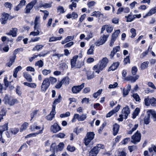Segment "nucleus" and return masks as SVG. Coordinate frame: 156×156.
Returning <instances> with one entry per match:
<instances>
[{
  "label": "nucleus",
  "mask_w": 156,
  "mask_h": 156,
  "mask_svg": "<svg viewBox=\"0 0 156 156\" xmlns=\"http://www.w3.org/2000/svg\"><path fill=\"white\" fill-rule=\"evenodd\" d=\"M150 104L153 106L156 107V100L154 98H152L150 99Z\"/></svg>",
  "instance_id": "52"
},
{
  "label": "nucleus",
  "mask_w": 156,
  "mask_h": 156,
  "mask_svg": "<svg viewBox=\"0 0 156 156\" xmlns=\"http://www.w3.org/2000/svg\"><path fill=\"white\" fill-rule=\"evenodd\" d=\"M57 10L58 12L60 13H63L65 12L63 7L61 6H59L58 7Z\"/></svg>",
  "instance_id": "57"
},
{
  "label": "nucleus",
  "mask_w": 156,
  "mask_h": 156,
  "mask_svg": "<svg viewBox=\"0 0 156 156\" xmlns=\"http://www.w3.org/2000/svg\"><path fill=\"white\" fill-rule=\"evenodd\" d=\"M120 33V30H115L112 34V38L116 40Z\"/></svg>",
  "instance_id": "31"
},
{
  "label": "nucleus",
  "mask_w": 156,
  "mask_h": 156,
  "mask_svg": "<svg viewBox=\"0 0 156 156\" xmlns=\"http://www.w3.org/2000/svg\"><path fill=\"white\" fill-rule=\"evenodd\" d=\"M125 17L126 18L127 22H131L134 20V17L133 15H132L131 12L127 16H125Z\"/></svg>",
  "instance_id": "24"
},
{
  "label": "nucleus",
  "mask_w": 156,
  "mask_h": 156,
  "mask_svg": "<svg viewBox=\"0 0 156 156\" xmlns=\"http://www.w3.org/2000/svg\"><path fill=\"white\" fill-rule=\"evenodd\" d=\"M102 91V89L99 90L97 92L93 94V96L95 98H97L98 96L101 94Z\"/></svg>",
  "instance_id": "41"
},
{
  "label": "nucleus",
  "mask_w": 156,
  "mask_h": 156,
  "mask_svg": "<svg viewBox=\"0 0 156 156\" xmlns=\"http://www.w3.org/2000/svg\"><path fill=\"white\" fill-rule=\"evenodd\" d=\"M144 101L146 105L147 106L149 105L150 104V99L148 97L145 98Z\"/></svg>",
  "instance_id": "58"
},
{
  "label": "nucleus",
  "mask_w": 156,
  "mask_h": 156,
  "mask_svg": "<svg viewBox=\"0 0 156 156\" xmlns=\"http://www.w3.org/2000/svg\"><path fill=\"white\" fill-rule=\"evenodd\" d=\"M80 118V115L78 114H75L74 115L71 121L72 122H74L76 121V119L78 120Z\"/></svg>",
  "instance_id": "42"
},
{
  "label": "nucleus",
  "mask_w": 156,
  "mask_h": 156,
  "mask_svg": "<svg viewBox=\"0 0 156 156\" xmlns=\"http://www.w3.org/2000/svg\"><path fill=\"white\" fill-rule=\"evenodd\" d=\"M44 128H42V129L39 130L37 132L31 133L30 134L25 136V138H28L31 137L35 136L39 134H42L43 132Z\"/></svg>",
  "instance_id": "15"
},
{
  "label": "nucleus",
  "mask_w": 156,
  "mask_h": 156,
  "mask_svg": "<svg viewBox=\"0 0 156 156\" xmlns=\"http://www.w3.org/2000/svg\"><path fill=\"white\" fill-rule=\"evenodd\" d=\"M8 128L7 124H5L0 127V131L3 132V131L7 130Z\"/></svg>",
  "instance_id": "45"
},
{
  "label": "nucleus",
  "mask_w": 156,
  "mask_h": 156,
  "mask_svg": "<svg viewBox=\"0 0 156 156\" xmlns=\"http://www.w3.org/2000/svg\"><path fill=\"white\" fill-rule=\"evenodd\" d=\"M49 80V81H50V83H51V84H53L57 81V79L56 78L50 76L49 78H46Z\"/></svg>",
  "instance_id": "35"
},
{
  "label": "nucleus",
  "mask_w": 156,
  "mask_h": 156,
  "mask_svg": "<svg viewBox=\"0 0 156 156\" xmlns=\"http://www.w3.org/2000/svg\"><path fill=\"white\" fill-rule=\"evenodd\" d=\"M130 32L132 34V35L131 36V37L132 38L135 37L136 35L135 29L133 28H132L130 30Z\"/></svg>",
  "instance_id": "53"
},
{
  "label": "nucleus",
  "mask_w": 156,
  "mask_h": 156,
  "mask_svg": "<svg viewBox=\"0 0 156 156\" xmlns=\"http://www.w3.org/2000/svg\"><path fill=\"white\" fill-rule=\"evenodd\" d=\"M73 44L74 42L73 41H71L65 45L64 47V48H69L73 45Z\"/></svg>",
  "instance_id": "64"
},
{
  "label": "nucleus",
  "mask_w": 156,
  "mask_h": 156,
  "mask_svg": "<svg viewBox=\"0 0 156 156\" xmlns=\"http://www.w3.org/2000/svg\"><path fill=\"white\" fill-rule=\"evenodd\" d=\"M18 102V101L16 99H10L8 105H13L15 103H17Z\"/></svg>",
  "instance_id": "47"
},
{
  "label": "nucleus",
  "mask_w": 156,
  "mask_h": 156,
  "mask_svg": "<svg viewBox=\"0 0 156 156\" xmlns=\"http://www.w3.org/2000/svg\"><path fill=\"white\" fill-rule=\"evenodd\" d=\"M94 148H96V150L97 151H98V152H99L100 150L99 149H103L104 148V145L101 144H99L97 145L94 147Z\"/></svg>",
  "instance_id": "49"
},
{
  "label": "nucleus",
  "mask_w": 156,
  "mask_h": 156,
  "mask_svg": "<svg viewBox=\"0 0 156 156\" xmlns=\"http://www.w3.org/2000/svg\"><path fill=\"white\" fill-rule=\"evenodd\" d=\"M40 17L39 16H36L34 21V29L35 30H36L37 29H39L40 26Z\"/></svg>",
  "instance_id": "13"
},
{
  "label": "nucleus",
  "mask_w": 156,
  "mask_h": 156,
  "mask_svg": "<svg viewBox=\"0 0 156 156\" xmlns=\"http://www.w3.org/2000/svg\"><path fill=\"white\" fill-rule=\"evenodd\" d=\"M84 85L85 83H83L80 85L74 86L72 88V91L73 94H77L84 87Z\"/></svg>",
  "instance_id": "6"
},
{
  "label": "nucleus",
  "mask_w": 156,
  "mask_h": 156,
  "mask_svg": "<svg viewBox=\"0 0 156 156\" xmlns=\"http://www.w3.org/2000/svg\"><path fill=\"white\" fill-rule=\"evenodd\" d=\"M6 114V111L3 108L0 111V122L1 120L3 119V116L5 115Z\"/></svg>",
  "instance_id": "34"
},
{
  "label": "nucleus",
  "mask_w": 156,
  "mask_h": 156,
  "mask_svg": "<svg viewBox=\"0 0 156 156\" xmlns=\"http://www.w3.org/2000/svg\"><path fill=\"white\" fill-rule=\"evenodd\" d=\"M119 126L116 123H115L113 126V135L114 136L116 135L118 133L119 129Z\"/></svg>",
  "instance_id": "20"
},
{
  "label": "nucleus",
  "mask_w": 156,
  "mask_h": 156,
  "mask_svg": "<svg viewBox=\"0 0 156 156\" xmlns=\"http://www.w3.org/2000/svg\"><path fill=\"white\" fill-rule=\"evenodd\" d=\"M95 134L93 132L87 133L86 136L84 138V143L86 146L89 144L91 141L94 138Z\"/></svg>",
  "instance_id": "4"
},
{
  "label": "nucleus",
  "mask_w": 156,
  "mask_h": 156,
  "mask_svg": "<svg viewBox=\"0 0 156 156\" xmlns=\"http://www.w3.org/2000/svg\"><path fill=\"white\" fill-rule=\"evenodd\" d=\"M17 29L16 28H13L12 30H11L9 33L7 34L9 35H12V37H14L16 36V33Z\"/></svg>",
  "instance_id": "25"
},
{
  "label": "nucleus",
  "mask_w": 156,
  "mask_h": 156,
  "mask_svg": "<svg viewBox=\"0 0 156 156\" xmlns=\"http://www.w3.org/2000/svg\"><path fill=\"white\" fill-rule=\"evenodd\" d=\"M87 117V115L86 114H83L81 115H80V118L78 119V121H83Z\"/></svg>",
  "instance_id": "48"
},
{
  "label": "nucleus",
  "mask_w": 156,
  "mask_h": 156,
  "mask_svg": "<svg viewBox=\"0 0 156 156\" xmlns=\"http://www.w3.org/2000/svg\"><path fill=\"white\" fill-rule=\"evenodd\" d=\"M140 112V109L138 108H136L133 114L132 118L133 119H135L137 116Z\"/></svg>",
  "instance_id": "30"
},
{
  "label": "nucleus",
  "mask_w": 156,
  "mask_h": 156,
  "mask_svg": "<svg viewBox=\"0 0 156 156\" xmlns=\"http://www.w3.org/2000/svg\"><path fill=\"white\" fill-rule=\"evenodd\" d=\"M94 46L92 45L90 46L88 50L87 54L88 55H93L94 54Z\"/></svg>",
  "instance_id": "39"
},
{
  "label": "nucleus",
  "mask_w": 156,
  "mask_h": 156,
  "mask_svg": "<svg viewBox=\"0 0 156 156\" xmlns=\"http://www.w3.org/2000/svg\"><path fill=\"white\" fill-rule=\"evenodd\" d=\"M33 8V7H32L28 4L27 5L25 9V13H29L30 12V10Z\"/></svg>",
  "instance_id": "46"
},
{
  "label": "nucleus",
  "mask_w": 156,
  "mask_h": 156,
  "mask_svg": "<svg viewBox=\"0 0 156 156\" xmlns=\"http://www.w3.org/2000/svg\"><path fill=\"white\" fill-rule=\"evenodd\" d=\"M44 65L43 62L41 60H40L35 63V66H38L39 68L42 67Z\"/></svg>",
  "instance_id": "40"
},
{
  "label": "nucleus",
  "mask_w": 156,
  "mask_h": 156,
  "mask_svg": "<svg viewBox=\"0 0 156 156\" xmlns=\"http://www.w3.org/2000/svg\"><path fill=\"white\" fill-rule=\"evenodd\" d=\"M93 36V34L92 32H88L87 33V37L85 38V39L88 41Z\"/></svg>",
  "instance_id": "36"
},
{
  "label": "nucleus",
  "mask_w": 156,
  "mask_h": 156,
  "mask_svg": "<svg viewBox=\"0 0 156 156\" xmlns=\"http://www.w3.org/2000/svg\"><path fill=\"white\" fill-rule=\"evenodd\" d=\"M10 99L9 97L7 95H6L4 98L3 101L5 104L8 105Z\"/></svg>",
  "instance_id": "54"
},
{
  "label": "nucleus",
  "mask_w": 156,
  "mask_h": 156,
  "mask_svg": "<svg viewBox=\"0 0 156 156\" xmlns=\"http://www.w3.org/2000/svg\"><path fill=\"white\" fill-rule=\"evenodd\" d=\"M19 131V129L16 128L11 129L10 130L11 133L13 134H16Z\"/></svg>",
  "instance_id": "62"
},
{
  "label": "nucleus",
  "mask_w": 156,
  "mask_h": 156,
  "mask_svg": "<svg viewBox=\"0 0 156 156\" xmlns=\"http://www.w3.org/2000/svg\"><path fill=\"white\" fill-rule=\"evenodd\" d=\"M156 13V6L151 9L146 14L143 16L144 18L150 16Z\"/></svg>",
  "instance_id": "12"
},
{
  "label": "nucleus",
  "mask_w": 156,
  "mask_h": 156,
  "mask_svg": "<svg viewBox=\"0 0 156 156\" xmlns=\"http://www.w3.org/2000/svg\"><path fill=\"white\" fill-rule=\"evenodd\" d=\"M78 57V55H75L71 59V64L72 68H73L75 67L76 60Z\"/></svg>",
  "instance_id": "19"
},
{
  "label": "nucleus",
  "mask_w": 156,
  "mask_h": 156,
  "mask_svg": "<svg viewBox=\"0 0 156 156\" xmlns=\"http://www.w3.org/2000/svg\"><path fill=\"white\" fill-rule=\"evenodd\" d=\"M61 129V127L57 123H55L51 127V130L54 133H56Z\"/></svg>",
  "instance_id": "9"
},
{
  "label": "nucleus",
  "mask_w": 156,
  "mask_h": 156,
  "mask_svg": "<svg viewBox=\"0 0 156 156\" xmlns=\"http://www.w3.org/2000/svg\"><path fill=\"white\" fill-rule=\"evenodd\" d=\"M62 99V97L61 96L60 94H59L58 96V98L54 100L52 105V108H54V109H55L56 105L61 102Z\"/></svg>",
  "instance_id": "16"
},
{
  "label": "nucleus",
  "mask_w": 156,
  "mask_h": 156,
  "mask_svg": "<svg viewBox=\"0 0 156 156\" xmlns=\"http://www.w3.org/2000/svg\"><path fill=\"white\" fill-rule=\"evenodd\" d=\"M67 150L71 152H73L75 150V148L73 146L69 145L67 147Z\"/></svg>",
  "instance_id": "63"
},
{
  "label": "nucleus",
  "mask_w": 156,
  "mask_h": 156,
  "mask_svg": "<svg viewBox=\"0 0 156 156\" xmlns=\"http://www.w3.org/2000/svg\"><path fill=\"white\" fill-rule=\"evenodd\" d=\"M74 38L73 36H68L62 41L61 43L62 44H64L67 42L73 40L74 39Z\"/></svg>",
  "instance_id": "22"
},
{
  "label": "nucleus",
  "mask_w": 156,
  "mask_h": 156,
  "mask_svg": "<svg viewBox=\"0 0 156 156\" xmlns=\"http://www.w3.org/2000/svg\"><path fill=\"white\" fill-rule=\"evenodd\" d=\"M10 99L9 97L7 95H6L4 98L3 101L5 104L8 105Z\"/></svg>",
  "instance_id": "55"
},
{
  "label": "nucleus",
  "mask_w": 156,
  "mask_h": 156,
  "mask_svg": "<svg viewBox=\"0 0 156 156\" xmlns=\"http://www.w3.org/2000/svg\"><path fill=\"white\" fill-rule=\"evenodd\" d=\"M44 45L42 44H37L36 45L33 49V51H39L41 50L44 47Z\"/></svg>",
  "instance_id": "27"
},
{
  "label": "nucleus",
  "mask_w": 156,
  "mask_h": 156,
  "mask_svg": "<svg viewBox=\"0 0 156 156\" xmlns=\"http://www.w3.org/2000/svg\"><path fill=\"white\" fill-rule=\"evenodd\" d=\"M138 126V124L133 125L132 124L129 123L128 125V126L130 128V130L127 131V134H132L133 132L136 129Z\"/></svg>",
  "instance_id": "8"
},
{
  "label": "nucleus",
  "mask_w": 156,
  "mask_h": 156,
  "mask_svg": "<svg viewBox=\"0 0 156 156\" xmlns=\"http://www.w3.org/2000/svg\"><path fill=\"white\" fill-rule=\"evenodd\" d=\"M22 69V67L21 66H18L13 71V76L16 78L17 77V73L18 72Z\"/></svg>",
  "instance_id": "23"
},
{
  "label": "nucleus",
  "mask_w": 156,
  "mask_h": 156,
  "mask_svg": "<svg viewBox=\"0 0 156 156\" xmlns=\"http://www.w3.org/2000/svg\"><path fill=\"white\" fill-rule=\"evenodd\" d=\"M29 124L28 123L25 122L21 126L20 129V131L22 132L25 130L28 126Z\"/></svg>",
  "instance_id": "37"
},
{
  "label": "nucleus",
  "mask_w": 156,
  "mask_h": 156,
  "mask_svg": "<svg viewBox=\"0 0 156 156\" xmlns=\"http://www.w3.org/2000/svg\"><path fill=\"white\" fill-rule=\"evenodd\" d=\"M69 79L68 77H66L63 79L61 81L62 84H64L65 85H68L69 83Z\"/></svg>",
  "instance_id": "43"
},
{
  "label": "nucleus",
  "mask_w": 156,
  "mask_h": 156,
  "mask_svg": "<svg viewBox=\"0 0 156 156\" xmlns=\"http://www.w3.org/2000/svg\"><path fill=\"white\" fill-rule=\"evenodd\" d=\"M42 127L41 128L40 126H37L36 123H34L30 126V129L32 131H34L35 129L36 130L40 129V130H41L42 129Z\"/></svg>",
  "instance_id": "28"
},
{
  "label": "nucleus",
  "mask_w": 156,
  "mask_h": 156,
  "mask_svg": "<svg viewBox=\"0 0 156 156\" xmlns=\"http://www.w3.org/2000/svg\"><path fill=\"white\" fill-rule=\"evenodd\" d=\"M23 76L29 82L32 81V79L31 76L27 72H24L23 73Z\"/></svg>",
  "instance_id": "17"
},
{
  "label": "nucleus",
  "mask_w": 156,
  "mask_h": 156,
  "mask_svg": "<svg viewBox=\"0 0 156 156\" xmlns=\"http://www.w3.org/2000/svg\"><path fill=\"white\" fill-rule=\"evenodd\" d=\"M108 35H104L102 37H101L100 40L96 42L95 44L96 46H98L103 44L107 40Z\"/></svg>",
  "instance_id": "7"
},
{
  "label": "nucleus",
  "mask_w": 156,
  "mask_h": 156,
  "mask_svg": "<svg viewBox=\"0 0 156 156\" xmlns=\"http://www.w3.org/2000/svg\"><path fill=\"white\" fill-rule=\"evenodd\" d=\"M147 115L146 116L144 119L145 124H148L150 122V117L151 115L156 120V112L152 110H150L147 112Z\"/></svg>",
  "instance_id": "3"
},
{
  "label": "nucleus",
  "mask_w": 156,
  "mask_h": 156,
  "mask_svg": "<svg viewBox=\"0 0 156 156\" xmlns=\"http://www.w3.org/2000/svg\"><path fill=\"white\" fill-rule=\"evenodd\" d=\"M48 79L45 78L43 80L41 86V90L42 92H45L50 85V81Z\"/></svg>",
  "instance_id": "5"
},
{
  "label": "nucleus",
  "mask_w": 156,
  "mask_h": 156,
  "mask_svg": "<svg viewBox=\"0 0 156 156\" xmlns=\"http://www.w3.org/2000/svg\"><path fill=\"white\" fill-rule=\"evenodd\" d=\"M113 30V27L110 25H108L106 27V31L108 33H111Z\"/></svg>",
  "instance_id": "60"
},
{
  "label": "nucleus",
  "mask_w": 156,
  "mask_h": 156,
  "mask_svg": "<svg viewBox=\"0 0 156 156\" xmlns=\"http://www.w3.org/2000/svg\"><path fill=\"white\" fill-rule=\"evenodd\" d=\"M64 144L63 143H60L56 148V151H62L64 147Z\"/></svg>",
  "instance_id": "26"
},
{
  "label": "nucleus",
  "mask_w": 156,
  "mask_h": 156,
  "mask_svg": "<svg viewBox=\"0 0 156 156\" xmlns=\"http://www.w3.org/2000/svg\"><path fill=\"white\" fill-rule=\"evenodd\" d=\"M51 73V70L50 69L47 70L44 69L42 71V74L44 76H46Z\"/></svg>",
  "instance_id": "50"
},
{
  "label": "nucleus",
  "mask_w": 156,
  "mask_h": 156,
  "mask_svg": "<svg viewBox=\"0 0 156 156\" xmlns=\"http://www.w3.org/2000/svg\"><path fill=\"white\" fill-rule=\"evenodd\" d=\"M92 16H95L96 17H99L101 15L102 16H103V14L101 13V12L99 11H94L92 13Z\"/></svg>",
  "instance_id": "33"
},
{
  "label": "nucleus",
  "mask_w": 156,
  "mask_h": 156,
  "mask_svg": "<svg viewBox=\"0 0 156 156\" xmlns=\"http://www.w3.org/2000/svg\"><path fill=\"white\" fill-rule=\"evenodd\" d=\"M40 33V32L38 29H37L36 30H34V31L31 32L30 34V35L33 36H37L39 35Z\"/></svg>",
  "instance_id": "32"
},
{
  "label": "nucleus",
  "mask_w": 156,
  "mask_h": 156,
  "mask_svg": "<svg viewBox=\"0 0 156 156\" xmlns=\"http://www.w3.org/2000/svg\"><path fill=\"white\" fill-rule=\"evenodd\" d=\"M130 110L128 106L124 108L122 110V114L124 115V118L126 119L129 114L130 113Z\"/></svg>",
  "instance_id": "11"
},
{
  "label": "nucleus",
  "mask_w": 156,
  "mask_h": 156,
  "mask_svg": "<svg viewBox=\"0 0 156 156\" xmlns=\"http://www.w3.org/2000/svg\"><path fill=\"white\" fill-rule=\"evenodd\" d=\"M98 152V151L96 150V148L94 147L90 152L89 156H96Z\"/></svg>",
  "instance_id": "21"
},
{
  "label": "nucleus",
  "mask_w": 156,
  "mask_h": 156,
  "mask_svg": "<svg viewBox=\"0 0 156 156\" xmlns=\"http://www.w3.org/2000/svg\"><path fill=\"white\" fill-rule=\"evenodd\" d=\"M83 130V128H81L78 129V128L76 127L74 129L73 132L77 135H78Z\"/></svg>",
  "instance_id": "38"
},
{
  "label": "nucleus",
  "mask_w": 156,
  "mask_h": 156,
  "mask_svg": "<svg viewBox=\"0 0 156 156\" xmlns=\"http://www.w3.org/2000/svg\"><path fill=\"white\" fill-rule=\"evenodd\" d=\"M108 62V59L106 57L103 58L101 61L100 64L95 65L93 68V69L95 70V73L99 74L106 67Z\"/></svg>",
  "instance_id": "1"
},
{
  "label": "nucleus",
  "mask_w": 156,
  "mask_h": 156,
  "mask_svg": "<svg viewBox=\"0 0 156 156\" xmlns=\"http://www.w3.org/2000/svg\"><path fill=\"white\" fill-rule=\"evenodd\" d=\"M4 6L6 8H8L9 9H11L12 7V4L11 3L6 2L5 3Z\"/></svg>",
  "instance_id": "61"
},
{
  "label": "nucleus",
  "mask_w": 156,
  "mask_h": 156,
  "mask_svg": "<svg viewBox=\"0 0 156 156\" xmlns=\"http://www.w3.org/2000/svg\"><path fill=\"white\" fill-rule=\"evenodd\" d=\"M141 138L140 133L137 130L132 136L131 142L136 144L140 142Z\"/></svg>",
  "instance_id": "2"
},
{
  "label": "nucleus",
  "mask_w": 156,
  "mask_h": 156,
  "mask_svg": "<svg viewBox=\"0 0 156 156\" xmlns=\"http://www.w3.org/2000/svg\"><path fill=\"white\" fill-rule=\"evenodd\" d=\"M119 65V63L118 62H116L114 63L112 65L110 66L109 68V69L110 70H114L116 69L118 67Z\"/></svg>",
  "instance_id": "29"
},
{
  "label": "nucleus",
  "mask_w": 156,
  "mask_h": 156,
  "mask_svg": "<svg viewBox=\"0 0 156 156\" xmlns=\"http://www.w3.org/2000/svg\"><path fill=\"white\" fill-rule=\"evenodd\" d=\"M72 3L70 5L69 7V8L71 9L72 10H73V8H76V2H72Z\"/></svg>",
  "instance_id": "56"
},
{
  "label": "nucleus",
  "mask_w": 156,
  "mask_h": 156,
  "mask_svg": "<svg viewBox=\"0 0 156 156\" xmlns=\"http://www.w3.org/2000/svg\"><path fill=\"white\" fill-rule=\"evenodd\" d=\"M124 79L127 81H129L132 82H135V80H134L133 77L131 76H128L124 78Z\"/></svg>",
  "instance_id": "44"
},
{
  "label": "nucleus",
  "mask_w": 156,
  "mask_h": 156,
  "mask_svg": "<svg viewBox=\"0 0 156 156\" xmlns=\"http://www.w3.org/2000/svg\"><path fill=\"white\" fill-rule=\"evenodd\" d=\"M9 16V14L7 13H4L2 14V18L0 20L2 24H4L7 23Z\"/></svg>",
  "instance_id": "10"
},
{
  "label": "nucleus",
  "mask_w": 156,
  "mask_h": 156,
  "mask_svg": "<svg viewBox=\"0 0 156 156\" xmlns=\"http://www.w3.org/2000/svg\"><path fill=\"white\" fill-rule=\"evenodd\" d=\"M70 115V113L69 112H66L65 113L61 114L60 116L61 118L69 117Z\"/></svg>",
  "instance_id": "59"
},
{
  "label": "nucleus",
  "mask_w": 156,
  "mask_h": 156,
  "mask_svg": "<svg viewBox=\"0 0 156 156\" xmlns=\"http://www.w3.org/2000/svg\"><path fill=\"white\" fill-rule=\"evenodd\" d=\"M16 56L15 54H13V56L11 57L9 59V61L7 63V65L8 66L10 67L14 62Z\"/></svg>",
  "instance_id": "18"
},
{
  "label": "nucleus",
  "mask_w": 156,
  "mask_h": 156,
  "mask_svg": "<svg viewBox=\"0 0 156 156\" xmlns=\"http://www.w3.org/2000/svg\"><path fill=\"white\" fill-rule=\"evenodd\" d=\"M149 62L148 61H146L143 63L141 65V68L142 69H144L147 67Z\"/></svg>",
  "instance_id": "51"
},
{
  "label": "nucleus",
  "mask_w": 156,
  "mask_h": 156,
  "mask_svg": "<svg viewBox=\"0 0 156 156\" xmlns=\"http://www.w3.org/2000/svg\"><path fill=\"white\" fill-rule=\"evenodd\" d=\"M56 113L55 109L52 108V111L50 114L46 117V119L48 120H51L55 117Z\"/></svg>",
  "instance_id": "14"
}]
</instances>
